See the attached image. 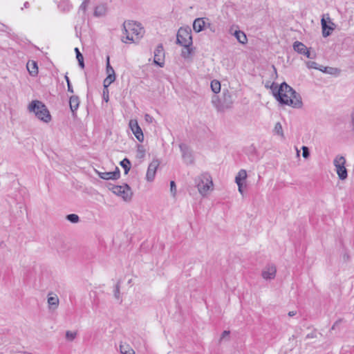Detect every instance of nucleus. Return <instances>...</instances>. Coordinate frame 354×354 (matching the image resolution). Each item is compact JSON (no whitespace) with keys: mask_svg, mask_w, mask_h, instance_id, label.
Segmentation results:
<instances>
[{"mask_svg":"<svg viewBox=\"0 0 354 354\" xmlns=\"http://www.w3.org/2000/svg\"><path fill=\"white\" fill-rule=\"evenodd\" d=\"M271 88L273 95L280 104L288 105L296 109L302 107L301 97L286 82L281 83L279 86L273 83Z\"/></svg>","mask_w":354,"mask_h":354,"instance_id":"1","label":"nucleus"},{"mask_svg":"<svg viewBox=\"0 0 354 354\" xmlns=\"http://www.w3.org/2000/svg\"><path fill=\"white\" fill-rule=\"evenodd\" d=\"M123 31V33L126 35V39L123 38L122 41L124 43H127L128 41L136 42V39H139L144 33L143 28L141 27L140 24L133 21H124Z\"/></svg>","mask_w":354,"mask_h":354,"instance_id":"2","label":"nucleus"},{"mask_svg":"<svg viewBox=\"0 0 354 354\" xmlns=\"http://www.w3.org/2000/svg\"><path fill=\"white\" fill-rule=\"evenodd\" d=\"M28 110L30 112H33L35 116L44 122L48 123L51 120V115L48 109L41 101H32L28 106Z\"/></svg>","mask_w":354,"mask_h":354,"instance_id":"3","label":"nucleus"},{"mask_svg":"<svg viewBox=\"0 0 354 354\" xmlns=\"http://www.w3.org/2000/svg\"><path fill=\"white\" fill-rule=\"evenodd\" d=\"M176 43L183 47L192 46V30L189 27L180 28L176 35Z\"/></svg>","mask_w":354,"mask_h":354,"instance_id":"4","label":"nucleus"},{"mask_svg":"<svg viewBox=\"0 0 354 354\" xmlns=\"http://www.w3.org/2000/svg\"><path fill=\"white\" fill-rule=\"evenodd\" d=\"M195 181L199 193L203 196H205L210 187L213 186L212 178L207 174L198 176Z\"/></svg>","mask_w":354,"mask_h":354,"instance_id":"5","label":"nucleus"},{"mask_svg":"<svg viewBox=\"0 0 354 354\" xmlns=\"http://www.w3.org/2000/svg\"><path fill=\"white\" fill-rule=\"evenodd\" d=\"M109 189L115 195L122 197L125 201H129L131 199L133 192L129 185L127 183H124L122 185H111L109 187Z\"/></svg>","mask_w":354,"mask_h":354,"instance_id":"6","label":"nucleus"},{"mask_svg":"<svg viewBox=\"0 0 354 354\" xmlns=\"http://www.w3.org/2000/svg\"><path fill=\"white\" fill-rule=\"evenodd\" d=\"M346 159L344 156H337L334 160V165L340 180H345L347 176V170L345 167Z\"/></svg>","mask_w":354,"mask_h":354,"instance_id":"7","label":"nucleus"},{"mask_svg":"<svg viewBox=\"0 0 354 354\" xmlns=\"http://www.w3.org/2000/svg\"><path fill=\"white\" fill-rule=\"evenodd\" d=\"M327 17L325 18L326 15H324L321 19V24L322 28V35L324 37H327L331 35L332 31L335 28V24L331 21L328 15H326Z\"/></svg>","mask_w":354,"mask_h":354,"instance_id":"8","label":"nucleus"},{"mask_svg":"<svg viewBox=\"0 0 354 354\" xmlns=\"http://www.w3.org/2000/svg\"><path fill=\"white\" fill-rule=\"evenodd\" d=\"M153 63L160 67L164 66L165 50L162 44H158L154 50Z\"/></svg>","mask_w":354,"mask_h":354,"instance_id":"9","label":"nucleus"},{"mask_svg":"<svg viewBox=\"0 0 354 354\" xmlns=\"http://www.w3.org/2000/svg\"><path fill=\"white\" fill-rule=\"evenodd\" d=\"M159 161L158 160H153L149 165L147 174L146 179L149 182H151L153 180L156 175V172L157 168L159 166Z\"/></svg>","mask_w":354,"mask_h":354,"instance_id":"10","label":"nucleus"},{"mask_svg":"<svg viewBox=\"0 0 354 354\" xmlns=\"http://www.w3.org/2000/svg\"><path fill=\"white\" fill-rule=\"evenodd\" d=\"M129 127L138 141L142 142L144 140V135L137 121L133 120H130Z\"/></svg>","mask_w":354,"mask_h":354,"instance_id":"11","label":"nucleus"},{"mask_svg":"<svg viewBox=\"0 0 354 354\" xmlns=\"http://www.w3.org/2000/svg\"><path fill=\"white\" fill-rule=\"evenodd\" d=\"M98 176L104 180H117L120 176V171L118 167H115L114 171L110 172H97Z\"/></svg>","mask_w":354,"mask_h":354,"instance_id":"12","label":"nucleus"},{"mask_svg":"<svg viewBox=\"0 0 354 354\" xmlns=\"http://www.w3.org/2000/svg\"><path fill=\"white\" fill-rule=\"evenodd\" d=\"M277 269L273 265H268L262 272V277L265 279H272L276 276Z\"/></svg>","mask_w":354,"mask_h":354,"instance_id":"13","label":"nucleus"},{"mask_svg":"<svg viewBox=\"0 0 354 354\" xmlns=\"http://www.w3.org/2000/svg\"><path fill=\"white\" fill-rule=\"evenodd\" d=\"M180 149L182 152L183 158L187 164H192L194 161L192 155L185 145H180Z\"/></svg>","mask_w":354,"mask_h":354,"instance_id":"14","label":"nucleus"},{"mask_svg":"<svg viewBox=\"0 0 354 354\" xmlns=\"http://www.w3.org/2000/svg\"><path fill=\"white\" fill-rule=\"evenodd\" d=\"M222 100L223 104L224 106V110L229 109L232 106V104H233V100L231 94L229 93L227 90L223 91Z\"/></svg>","mask_w":354,"mask_h":354,"instance_id":"15","label":"nucleus"},{"mask_svg":"<svg viewBox=\"0 0 354 354\" xmlns=\"http://www.w3.org/2000/svg\"><path fill=\"white\" fill-rule=\"evenodd\" d=\"M48 304L50 309L55 310L59 306V298L56 295L50 293L48 297Z\"/></svg>","mask_w":354,"mask_h":354,"instance_id":"16","label":"nucleus"},{"mask_svg":"<svg viewBox=\"0 0 354 354\" xmlns=\"http://www.w3.org/2000/svg\"><path fill=\"white\" fill-rule=\"evenodd\" d=\"M26 68L31 76L35 77L38 74V66L36 62L28 61Z\"/></svg>","mask_w":354,"mask_h":354,"instance_id":"17","label":"nucleus"},{"mask_svg":"<svg viewBox=\"0 0 354 354\" xmlns=\"http://www.w3.org/2000/svg\"><path fill=\"white\" fill-rule=\"evenodd\" d=\"M80 104V99L77 95H72L69 99L70 109L73 114L77 110Z\"/></svg>","mask_w":354,"mask_h":354,"instance_id":"18","label":"nucleus"},{"mask_svg":"<svg viewBox=\"0 0 354 354\" xmlns=\"http://www.w3.org/2000/svg\"><path fill=\"white\" fill-rule=\"evenodd\" d=\"M205 26V22L203 18H197L194 21L193 29L195 32H199L202 31Z\"/></svg>","mask_w":354,"mask_h":354,"instance_id":"19","label":"nucleus"},{"mask_svg":"<svg viewBox=\"0 0 354 354\" xmlns=\"http://www.w3.org/2000/svg\"><path fill=\"white\" fill-rule=\"evenodd\" d=\"M73 6L69 0H61L58 3L59 9L63 12H67L71 10Z\"/></svg>","mask_w":354,"mask_h":354,"instance_id":"20","label":"nucleus"},{"mask_svg":"<svg viewBox=\"0 0 354 354\" xmlns=\"http://www.w3.org/2000/svg\"><path fill=\"white\" fill-rule=\"evenodd\" d=\"M212 103L213 104V105L215 106L218 111H225L224 106L223 104V100L222 99H220L218 96L214 95L212 97Z\"/></svg>","mask_w":354,"mask_h":354,"instance_id":"21","label":"nucleus"},{"mask_svg":"<svg viewBox=\"0 0 354 354\" xmlns=\"http://www.w3.org/2000/svg\"><path fill=\"white\" fill-rule=\"evenodd\" d=\"M106 6L104 4H100L95 8L93 15L96 17H103L106 15Z\"/></svg>","mask_w":354,"mask_h":354,"instance_id":"22","label":"nucleus"},{"mask_svg":"<svg viewBox=\"0 0 354 354\" xmlns=\"http://www.w3.org/2000/svg\"><path fill=\"white\" fill-rule=\"evenodd\" d=\"M234 35L236 38V39L239 41V43L242 44H245L248 41V39L246 37V35L241 30H236L234 33Z\"/></svg>","mask_w":354,"mask_h":354,"instance_id":"23","label":"nucleus"},{"mask_svg":"<svg viewBox=\"0 0 354 354\" xmlns=\"http://www.w3.org/2000/svg\"><path fill=\"white\" fill-rule=\"evenodd\" d=\"M306 46L300 41H295L293 44V49L298 53L301 54L306 50Z\"/></svg>","mask_w":354,"mask_h":354,"instance_id":"24","label":"nucleus"},{"mask_svg":"<svg viewBox=\"0 0 354 354\" xmlns=\"http://www.w3.org/2000/svg\"><path fill=\"white\" fill-rule=\"evenodd\" d=\"M120 351L121 354H135V351L127 344L120 345Z\"/></svg>","mask_w":354,"mask_h":354,"instance_id":"25","label":"nucleus"},{"mask_svg":"<svg viewBox=\"0 0 354 354\" xmlns=\"http://www.w3.org/2000/svg\"><path fill=\"white\" fill-rule=\"evenodd\" d=\"M247 178V173L245 169H241L235 178L236 184L242 183V180H245Z\"/></svg>","mask_w":354,"mask_h":354,"instance_id":"26","label":"nucleus"},{"mask_svg":"<svg viewBox=\"0 0 354 354\" xmlns=\"http://www.w3.org/2000/svg\"><path fill=\"white\" fill-rule=\"evenodd\" d=\"M120 164L121 167L124 169V174H127L131 169L130 160L128 158H125L120 162Z\"/></svg>","mask_w":354,"mask_h":354,"instance_id":"27","label":"nucleus"},{"mask_svg":"<svg viewBox=\"0 0 354 354\" xmlns=\"http://www.w3.org/2000/svg\"><path fill=\"white\" fill-rule=\"evenodd\" d=\"M115 80V75H108L107 77L104 79L103 82V86L105 87V90L106 91V88L109 86V85L113 83Z\"/></svg>","mask_w":354,"mask_h":354,"instance_id":"28","label":"nucleus"},{"mask_svg":"<svg viewBox=\"0 0 354 354\" xmlns=\"http://www.w3.org/2000/svg\"><path fill=\"white\" fill-rule=\"evenodd\" d=\"M210 86L214 93H218L221 91V83L218 80H212Z\"/></svg>","mask_w":354,"mask_h":354,"instance_id":"29","label":"nucleus"},{"mask_svg":"<svg viewBox=\"0 0 354 354\" xmlns=\"http://www.w3.org/2000/svg\"><path fill=\"white\" fill-rule=\"evenodd\" d=\"M193 52V48L192 46L184 47L181 52V56L185 59L189 58L191 57Z\"/></svg>","mask_w":354,"mask_h":354,"instance_id":"30","label":"nucleus"},{"mask_svg":"<svg viewBox=\"0 0 354 354\" xmlns=\"http://www.w3.org/2000/svg\"><path fill=\"white\" fill-rule=\"evenodd\" d=\"M77 335V331L73 332L71 330H67L66 332V339L70 342L73 341L76 338Z\"/></svg>","mask_w":354,"mask_h":354,"instance_id":"31","label":"nucleus"},{"mask_svg":"<svg viewBox=\"0 0 354 354\" xmlns=\"http://www.w3.org/2000/svg\"><path fill=\"white\" fill-rule=\"evenodd\" d=\"M145 156V150L142 145H138L136 157L138 158H143Z\"/></svg>","mask_w":354,"mask_h":354,"instance_id":"32","label":"nucleus"},{"mask_svg":"<svg viewBox=\"0 0 354 354\" xmlns=\"http://www.w3.org/2000/svg\"><path fill=\"white\" fill-rule=\"evenodd\" d=\"M66 219L73 223H76L79 221L80 218L78 215L75 214H71L66 216Z\"/></svg>","mask_w":354,"mask_h":354,"instance_id":"33","label":"nucleus"},{"mask_svg":"<svg viewBox=\"0 0 354 354\" xmlns=\"http://www.w3.org/2000/svg\"><path fill=\"white\" fill-rule=\"evenodd\" d=\"M106 73L108 75H111V74H113V75H115V71H114V69L113 68V67L111 66L110 64V62H109V56H107L106 57Z\"/></svg>","mask_w":354,"mask_h":354,"instance_id":"34","label":"nucleus"},{"mask_svg":"<svg viewBox=\"0 0 354 354\" xmlns=\"http://www.w3.org/2000/svg\"><path fill=\"white\" fill-rule=\"evenodd\" d=\"M274 132L281 137L284 136L282 126L280 122L276 123L274 127Z\"/></svg>","mask_w":354,"mask_h":354,"instance_id":"35","label":"nucleus"},{"mask_svg":"<svg viewBox=\"0 0 354 354\" xmlns=\"http://www.w3.org/2000/svg\"><path fill=\"white\" fill-rule=\"evenodd\" d=\"M90 0H84L79 8V11H82L84 14L86 13L87 8L89 5Z\"/></svg>","mask_w":354,"mask_h":354,"instance_id":"36","label":"nucleus"},{"mask_svg":"<svg viewBox=\"0 0 354 354\" xmlns=\"http://www.w3.org/2000/svg\"><path fill=\"white\" fill-rule=\"evenodd\" d=\"M302 156L304 158H308L310 156V151L308 147L303 146L302 148Z\"/></svg>","mask_w":354,"mask_h":354,"instance_id":"37","label":"nucleus"},{"mask_svg":"<svg viewBox=\"0 0 354 354\" xmlns=\"http://www.w3.org/2000/svg\"><path fill=\"white\" fill-rule=\"evenodd\" d=\"M170 191L173 196L176 194V186L174 180L170 181Z\"/></svg>","mask_w":354,"mask_h":354,"instance_id":"38","label":"nucleus"},{"mask_svg":"<svg viewBox=\"0 0 354 354\" xmlns=\"http://www.w3.org/2000/svg\"><path fill=\"white\" fill-rule=\"evenodd\" d=\"M65 80L66 81V83H67V90L68 92L73 93L74 91H73V86L71 85V81L69 80V77L67 76V75H65Z\"/></svg>","mask_w":354,"mask_h":354,"instance_id":"39","label":"nucleus"},{"mask_svg":"<svg viewBox=\"0 0 354 354\" xmlns=\"http://www.w3.org/2000/svg\"><path fill=\"white\" fill-rule=\"evenodd\" d=\"M307 67L309 68L319 69L318 64L315 62H308L306 63Z\"/></svg>","mask_w":354,"mask_h":354,"instance_id":"40","label":"nucleus"},{"mask_svg":"<svg viewBox=\"0 0 354 354\" xmlns=\"http://www.w3.org/2000/svg\"><path fill=\"white\" fill-rule=\"evenodd\" d=\"M114 296L118 299L120 298V285H119V283H118L115 285V290H114Z\"/></svg>","mask_w":354,"mask_h":354,"instance_id":"41","label":"nucleus"},{"mask_svg":"<svg viewBox=\"0 0 354 354\" xmlns=\"http://www.w3.org/2000/svg\"><path fill=\"white\" fill-rule=\"evenodd\" d=\"M302 55L306 56L308 58H310V59H314L315 58V55H312L311 53L310 52V50L306 48V50H304V53H302Z\"/></svg>","mask_w":354,"mask_h":354,"instance_id":"42","label":"nucleus"},{"mask_svg":"<svg viewBox=\"0 0 354 354\" xmlns=\"http://www.w3.org/2000/svg\"><path fill=\"white\" fill-rule=\"evenodd\" d=\"M75 52L76 53V58H77V60H80V59H83L84 58L82 54L80 53V51L78 48H75Z\"/></svg>","mask_w":354,"mask_h":354,"instance_id":"43","label":"nucleus"},{"mask_svg":"<svg viewBox=\"0 0 354 354\" xmlns=\"http://www.w3.org/2000/svg\"><path fill=\"white\" fill-rule=\"evenodd\" d=\"M103 98L106 102H108L109 100V90L108 88H106V91L105 90V87L103 88Z\"/></svg>","mask_w":354,"mask_h":354,"instance_id":"44","label":"nucleus"},{"mask_svg":"<svg viewBox=\"0 0 354 354\" xmlns=\"http://www.w3.org/2000/svg\"><path fill=\"white\" fill-rule=\"evenodd\" d=\"M316 337H317V333L315 331L308 333L306 337V339H311V338H316Z\"/></svg>","mask_w":354,"mask_h":354,"instance_id":"45","label":"nucleus"},{"mask_svg":"<svg viewBox=\"0 0 354 354\" xmlns=\"http://www.w3.org/2000/svg\"><path fill=\"white\" fill-rule=\"evenodd\" d=\"M230 335V331L229 330H224L222 334H221V339H220V342L224 339L225 337H227L229 336Z\"/></svg>","mask_w":354,"mask_h":354,"instance_id":"46","label":"nucleus"},{"mask_svg":"<svg viewBox=\"0 0 354 354\" xmlns=\"http://www.w3.org/2000/svg\"><path fill=\"white\" fill-rule=\"evenodd\" d=\"M78 61V64L79 66L82 68H84L85 65H84V58L83 59H80V60H77Z\"/></svg>","mask_w":354,"mask_h":354,"instance_id":"47","label":"nucleus"},{"mask_svg":"<svg viewBox=\"0 0 354 354\" xmlns=\"http://www.w3.org/2000/svg\"><path fill=\"white\" fill-rule=\"evenodd\" d=\"M342 322V319H339L338 320H337L334 324L333 325L331 329L332 330H334L335 328V327Z\"/></svg>","mask_w":354,"mask_h":354,"instance_id":"48","label":"nucleus"},{"mask_svg":"<svg viewBox=\"0 0 354 354\" xmlns=\"http://www.w3.org/2000/svg\"><path fill=\"white\" fill-rule=\"evenodd\" d=\"M351 126H352V130L354 132V110L351 114Z\"/></svg>","mask_w":354,"mask_h":354,"instance_id":"49","label":"nucleus"},{"mask_svg":"<svg viewBox=\"0 0 354 354\" xmlns=\"http://www.w3.org/2000/svg\"><path fill=\"white\" fill-rule=\"evenodd\" d=\"M237 185H238V187H239V192L243 194V189H242L243 183L237 184Z\"/></svg>","mask_w":354,"mask_h":354,"instance_id":"50","label":"nucleus"},{"mask_svg":"<svg viewBox=\"0 0 354 354\" xmlns=\"http://www.w3.org/2000/svg\"><path fill=\"white\" fill-rule=\"evenodd\" d=\"M296 315V312H295V311H290V312L288 313V315H289L290 317H292V316H294V315Z\"/></svg>","mask_w":354,"mask_h":354,"instance_id":"51","label":"nucleus"},{"mask_svg":"<svg viewBox=\"0 0 354 354\" xmlns=\"http://www.w3.org/2000/svg\"><path fill=\"white\" fill-rule=\"evenodd\" d=\"M24 6L26 8H28L29 7V3L28 2H25L24 4Z\"/></svg>","mask_w":354,"mask_h":354,"instance_id":"52","label":"nucleus"},{"mask_svg":"<svg viewBox=\"0 0 354 354\" xmlns=\"http://www.w3.org/2000/svg\"><path fill=\"white\" fill-rule=\"evenodd\" d=\"M272 68H273V69H274V71L275 73H277V69H276L275 66H272Z\"/></svg>","mask_w":354,"mask_h":354,"instance_id":"53","label":"nucleus"},{"mask_svg":"<svg viewBox=\"0 0 354 354\" xmlns=\"http://www.w3.org/2000/svg\"><path fill=\"white\" fill-rule=\"evenodd\" d=\"M146 118H150L151 119V117H150L148 114L146 115Z\"/></svg>","mask_w":354,"mask_h":354,"instance_id":"54","label":"nucleus"}]
</instances>
